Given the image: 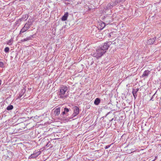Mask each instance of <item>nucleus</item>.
I'll use <instances>...</instances> for the list:
<instances>
[{"instance_id": "f257e3e1", "label": "nucleus", "mask_w": 161, "mask_h": 161, "mask_svg": "<svg viewBox=\"0 0 161 161\" xmlns=\"http://www.w3.org/2000/svg\"><path fill=\"white\" fill-rule=\"evenodd\" d=\"M68 90L67 87L64 86H61L60 89V93L59 94V96L61 98H65L67 96L65 95L66 92Z\"/></svg>"}, {"instance_id": "f03ea898", "label": "nucleus", "mask_w": 161, "mask_h": 161, "mask_svg": "<svg viewBox=\"0 0 161 161\" xmlns=\"http://www.w3.org/2000/svg\"><path fill=\"white\" fill-rule=\"evenodd\" d=\"M106 52V51L103 50L102 48L99 47L96 50V52L93 54V56L97 58H99L101 57Z\"/></svg>"}, {"instance_id": "7ed1b4c3", "label": "nucleus", "mask_w": 161, "mask_h": 161, "mask_svg": "<svg viewBox=\"0 0 161 161\" xmlns=\"http://www.w3.org/2000/svg\"><path fill=\"white\" fill-rule=\"evenodd\" d=\"M31 25V22H30L28 21V23H26V24L21 29L20 32V34H21L26 31L28 29H29Z\"/></svg>"}, {"instance_id": "20e7f679", "label": "nucleus", "mask_w": 161, "mask_h": 161, "mask_svg": "<svg viewBox=\"0 0 161 161\" xmlns=\"http://www.w3.org/2000/svg\"><path fill=\"white\" fill-rule=\"evenodd\" d=\"M40 151L35 152L29 157V159L35 158L38 157L41 153Z\"/></svg>"}, {"instance_id": "39448f33", "label": "nucleus", "mask_w": 161, "mask_h": 161, "mask_svg": "<svg viewBox=\"0 0 161 161\" xmlns=\"http://www.w3.org/2000/svg\"><path fill=\"white\" fill-rule=\"evenodd\" d=\"M111 44V42H109L107 43H105L104 44L103 46L100 48H102L103 50L106 51V50L108 49L109 46Z\"/></svg>"}, {"instance_id": "423d86ee", "label": "nucleus", "mask_w": 161, "mask_h": 161, "mask_svg": "<svg viewBox=\"0 0 161 161\" xmlns=\"http://www.w3.org/2000/svg\"><path fill=\"white\" fill-rule=\"evenodd\" d=\"M79 113V108L76 107L75 106L74 107V114L73 115V117L72 118H73V117H75L76 115H77Z\"/></svg>"}, {"instance_id": "0eeeda50", "label": "nucleus", "mask_w": 161, "mask_h": 161, "mask_svg": "<svg viewBox=\"0 0 161 161\" xmlns=\"http://www.w3.org/2000/svg\"><path fill=\"white\" fill-rule=\"evenodd\" d=\"M139 89L136 88V89H133L132 90V93L135 99L136 98L137 96V92L139 91Z\"/></svg>"}, {"instance_id": "6e6552de", "label": "nucleus", "mask_w": 161, "mask_h": 161, "mask_svg": "<svg viewBox=\"0 0 161 161\" xmlns=\"http://www.w3.org/2000/svg\"><path fill=\"white\" fill-rule=\"evenodd\" d=\"M150 73V71L148 70H146L144 71L142 75V77H145L147 78L148 76V75Z\"/></svg>"}, {"instance_id": "1a4fd4ad", "label": "nucleus", "mask_w": 161, "mask_h": 161, "mask_svg": "<svg viewBox=\"0 0 161 161\" xmlns=\"http://www.w3.org/2000/svg\"><path fill=\"white\" fill-rule=\"evenodd\" d=\"M60 112V109L59 108L55 109L54 112V114L55 116L58 115Z\"/></svg>"}, {"instance_id": "9d476101", "label": "nucleus", "mask_w": 161, "mask_h": 161, "mask_svg": "<svg viewBox=\"0 0 161 161\" xmlns=\"http://www.w3.org/2000/svg\"><path fill=\"white\" fill-rule=\"evenodd\" d=\"M156 38L155 37L152 39H149L147 42V43L149 44H153Z\"/></svg>"}, {"instance_id": "9b49d317", "label": "nucleus", "mask_w": 161, "mask_h": 161, "mask_svg": "<svg viewBox=\"0 0 161 161\" xmlns=\"http://www.w3.org/2000/svg\"><path fill=\"white\" fill-rule=\"evenodd\" d=\"M114 6L113 2L110 3L108 4L106 6L107 9H110L112 8Z\"/></svg>"}, {"instance_id": "f8f14e48", "label": "nucleus", "mask_w": 161, "mask_h": 161, "mask_svg": "<svg viewBox=\"0 0 161 161\" xmlns=\"http://www.w3.org/2000/svg\"><path fill=\"white\" fill-rule=\"evenodd\" d=\"M68 16V13H66L62 17V21H65L67 19Z\"/></svg>"}, {"instance_id": "ddd939ff", "label": "nucleus", "mask_w": 161, "mask_h": 161, "mask_svg": "<svg viewBox=\"0 0 161 161\" xmlns=\"http://www.w3.org/2000/svg\"><path fill=\"white\" fill-rule=\"evenodd\" d=\"M100 102V100L98 98H96L94 102V103L96 105H98Z\"/></svg>"}, {"instance_id": "4468645a", "label": "nucleus", "mask_w": 161, "mask_h": 161, "mask_svg": "<svg viewBox=\"0 0 161 161\" xmlns=\"http://www.w3.org/2000/svg\"><path fill=\"white\" fill-rule=\"evenodd\" d=\"M28 18V16L27 15H25L24 17H22L20 19V21H25Z\"/></svg>"}, {"instance_id": "2eb2a0df", "label": "nucleus", "mask_w": 161, "mask_h": 161, "mask_svg": "<svg viewBox=\"0 0 161 161\" xmlns=\"http://www.w3.org/2000/svg\"><path fill=\"white\" fill-rule=\"evenodd\" d=\"M13 108V106L12 105H10L8 106L7 108V109L8 110H10Z\"/></svg>"}, {"instance_id": "dca6fc26", "label": "nucleus", "mask_w": 161, "mask_h": 161, "mask_svg": "<svg viewBox=\"0 0 161 161\" xmlns=\"http://www.w3.org/2000/svg\"><path fill=\"white\" fill-rule=\"evenodd\" d=\"M5 64L4 63L2 62H0V67L3 68Z\"/></svg>"}, {"instance_id": "f3484780", "label": "nucleus", "mask_w": 161, "mask_h": 161, "mask_svg": "<svg viewBox=\"0 0 161 161\" xmlns=\"http://www.w3.org/2000/svg\"><path fill=\"white\" fill-rule=\"evenodd\" d=\"M119 2L118 0H116L114 3H113L114 6L118 5Z\"/></svg>"}, {"instance_id": "a211bd4d", "label": "nucleus", "mask_w": 161, "mask_h": 161, "mask_svg": "<svg viewBox=\"0 0 161 161\" xmlns=\"http://www.w3.org/2000/svg\"><path fill=\"white\" fill-rule=\"evenodd\" d=\"M29 39L30 38H25L23 40H21V41L22 42H25V41H27V40H29Z\"/></svg>"}, {"instance_id": "6ab92c4d", "label": "nucleus", "mask_w": 161, "mask_h": 161, "mask_svg": "<svg viewBox=\"0 0 161 161\" xmlns=\"http://www.w3.org/2000/svg\"><path fill=\"white\" fill-rule=\"evenodd\" d=\"M64 110L66 113H67L69 111V109L66 108H64Z\"/></svg>"}, {"instance_id": "aec40b11", "label": "nucleus", "mask_w": 161, "mask_h": 161, "mask_svg": "<svg viewBox=\"0 0 161 161\" xmlns=\"http://www.w3.org/2000/svg\"><path fill=\"white\" fill-rule=\"evenodd\" d=\"M9 50V48L8 47H6L5 48L4 51L6 52H8Z\"/></svg>"}, {"instance_id": "412c9836", "label": "nucleus", "mask_w": 161, "mask_h": 161, "mask_svg": "<svg viewBox=\"0 0 161 161\" xmlns=\"http://www.w3.org/2000/svg\"><path fill=\"white\" fill-rule=\"evenodd\" d=\"M11 42H12V39H11L8 42L7 44L9 45H11Z\"/></svg>"}, {"instance_id": "4be33fe9", "label": "nucleus", "mask_w": 161, "mask_h": 161, "mask_svg": "<svg viewBox=\"0 0 161 161\" xmlns=\"http://www.w3.org/2000/svg\"><path fill=\"white\" fill-rule=\"evenodd\" d=\"M111 145H108L106 146L105 147V149H107L108 148H109L110 147Z\"/></svg>"}, {"instance_id": "5701e85b", "label": "nucleus", "mask_w": 161, "mask_h": 161, "mask_svg": "<svg viewBox=\"0 0 161 161\" xmlns=\"http://www.w3.org/2000/svg\"><path fill=\"white\" fill-rule=\"evenodd\" d=\"M66 113L65 112L64 110V111L62 112V114L64 115V114H65Z\"/></svg>"}, {"instance_id": "b1692460", "label": "nucleus", "mask_w": 161, "mask_h": 161, "mask_svg": "<svg viewBox=\"0 0 161 161\" xmlns=\"http://www.w3.org/2000/svg\"><path fill=\"white\" fill-rule=\"evenodd\" d=\"M155 94H154L153 96H152V98H151V100H152V99L153 98L154 96H155Z\"/></svg>"}, {"instance_id": "393cba45", "label": "nucleus", "mask_w": 161, "mask_h": 161, "mask_svg": "<svg viewBox=\"0 0 161 161\" xmlns=\"http://www.w3.org/2000/svg\"><path fill=\"white\" fill-rule=\"evenodd\" d=\"M21 96H20V95H19V96L18 97H19V98H20V97H21Z\"/></svg>"}, {"instance_id": "a878e982", "label": "nucleus", "mask_w": 161, "mask_h": 161, "mask_svg": "<svg viewBox=\"0 0 161 161\" xmlns=\"http://www.w3.org/2000/svg\"><path fill=\"white\" fill-rule=\"evenodd\" d=\"M103 25H104V26H105V24H104V23H103Z\"/></svg>"}, {"instance_id": "bb28decb", "label": "nucleus", "mask_w": 161, "mask_h": 161, "mask_svg": "<svg viewBox=\"0 0 161 161\" xmlns=\"http://www.w3.org/2000/svg\"><path fill=\"white\" fill-rule=\"evenodd\" d=\"M160 1H161V0H160Z\"/></svg>"}]
</instances>
